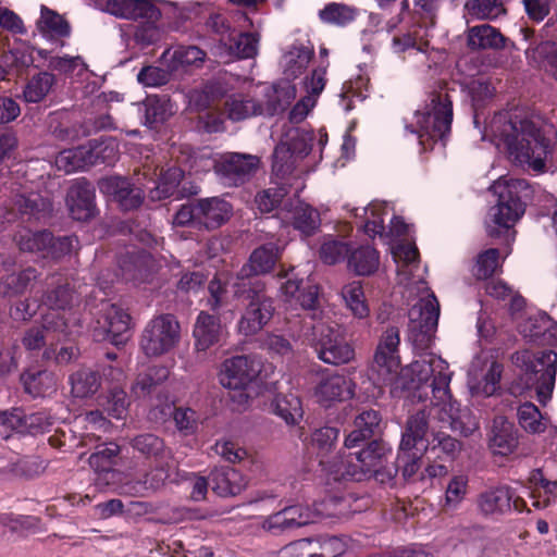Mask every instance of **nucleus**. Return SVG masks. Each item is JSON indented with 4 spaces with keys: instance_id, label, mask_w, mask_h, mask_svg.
Here are the masks:
<instances>
[{
    "instance_id": "0eeeda50",
    "label": "nucleus",
    "mask_w": 557,
    "mask_h": 557,
    "mask_svg": "<svg viewBox=\"0 0 557 557\" xmlns=\"http://www.w3.org/2000/svg\"><path fill=\"white\" fill-rule=\"evenodd\" d=\"M181 327L171 314L150 320L140 337V349L147 357H159L172 350L180 342Z\"/></svg>"
},
{
    "instance_id": "9b49d317",
    "label": "nucleus",
    "mask_w": 557,
    "mask_h": 557,
    "mask_svg": "<svg viewBox=\"0 0 557 557\" xmlns=\"http://www.w3.org/2000/svg\"><path fill=\"white\" fill-rule=\"evenodd\" d=\"M357 383L344 373L323 374L313 388L315 401L323 408L351 399L356 395Z\"/></svg>"
},
{
    "instance_id": "39448f33",
    "label": "nucleus",
    "mask_w": 557,
    "mask_h": 557,
    "mask_svg": "<svg viewBox=\"0 0 557 557\" xmlns=\"http://www.w3.org/2000/svg\"><path fill=\"white\" fill-rule=\"evenodd\" d=\"M115 157L114 140L102 143L92 140L87 145L61 151L55 158V166L59 171L69 174L98 163L111 164L115 161Z\"/></svg>"
},
{
    "instance_id": "09e8293b",
    "label": "nucleus",
    "mask_w": 557,
    "mask_h": 557,
    "mask_svg": "<svg viewBox=\"0 0 557 557\" xmlns=\"http://www.w3.org/2000/svg\"><path fill=\"white\" fill-rule=\"evenodd\" d=\"M183 178V171L178 168H171L161 174L158 183L149 190L151 200H162L171 197L176 191Z\"/></svg>"
},
{
    "instance_id": "ea45409f",
    "label": "nucleus",
    "mask_w": 557,
    "mask_h": 557,
    "mask_svg": "<svg viewBox=\"0 0 557 557\" xmlns=\"http://www.w3.org/2000/svg\"><path fill=\"white\" fill-rule=\"evenodd\" d=\"M313 57V50L304 46H293L282 59L284 74L288 78H296L308 66Z\"/></svg>"
},
{
    "instance_id": "473e14b6",
    "label": "nucleus",
    "mask_w": 557,
    "mask_h": 557,
    "mask_svg": "<svg viewBox=\"0 0 557 557\" xmlns=\"http://www.w3.org/2000/svg\"><path fill=\"white\" fill-rule=\"evenodd\" d=\"M37 29L48 39L69 37L71 26L67 21L58 12L41 5L40 17L37 21Z\"/></svg>"
},
{
    "instance_id": "338daca9",
    "label": "nucleus",
    "mask_w": 557,
    "mask_h": 557,
    "mask_svg": "<svg viewBox=\"0 0 557 557\" xmlns=\"http://www.w3.org/2000/svg\"><path fill=\"white\" fill-rule=\"evenodd\" d=\"M73 296L67 286H59L58 288L49 292L46 295L45 302L49 307V311H55L61 317L66 319L65 313L60 310H65L72 304ZM67 322V320H65Z\"/></svg>"
},
{
    "instance_id": "4d7b16f0",
    "label": "nucleus",
    "mask_w": 557,
    "mask_h": 557,
    "mask_svg": "<svg viewBox=\"0 0 557 557\" xmlns=\"http://www.w3.org/2000/svg\"><path fill=\"white\" fill-rule=\"evenodd\" d=\"M499 268V252L495 248L487 249L480 253L473 268V274L479 280L492 276Z\"/></svg>"
},
{
    "instance_id": "de8ad7c7",
    "label": "nucleus",
    "mask_w": 557,
    "mask_h": 557,
    "mask_svg": "<svg viewBox=\"0 0 557 557\" xmlns=\"http://www.w3.org/2000/svg\"><path fill=\"white\" fill-rule=\"evenodd\" d=\"M342 297L346 304V307L355 317L363 319L369 315L370 310L366 302L360 282H351L346 284L342 289Z\"/></svg>"
},
{
    "instance_id": "1a4fd4ad",
    "label": "nucleus",
    "mask_w": 557,
    "mask_h": 557,
    "mask_svg": "<svg viewBox=\"0 0 557 557\" xmlns=\"http://www.w3.org/2000/svg\"><path fill=\"white\" fill-rule=\"evenodd\" d=\"M522 360L527 372L540 374L536 379V396L539 401L545 405L550 399L555 386L557 354L553 350L536 354L525 351L522 354Z\"/></svg>"
},
{
    "instance_id": "f704fd0d",
    "label": "nucleus",
    "mask_w": 557,
    "mask_h": 557,
    "mask_svg": "<svg viewBox=\"0 0 557 557\" xmlns=\"http://www.w3.org/2000/svg\"><path fill=\"white\" fill-rule=\"evenodd\" d=\"M278 256V250L275 245L267 244L253 250L250 256L248 269L243 268L240 274L249 275V274H264L270 272Z\"/></svg>"
},
{
    "instance_id": "58836bf2",
    "label": "nucleus",
    "mask_w": 557,
    "mask_h": 557,
    "mask_svg": "<svg viewBox=\"0 0 557 557\" xmlns=\"http://www.w3.org/2000/svg\"><path fill=\"white\" fill-rule=\"evenodd\" d=\"M228 119L232 121H242L258 114H262L264 109L262 103L253 98L243 95L232 96L225 103Z\"/></svg>"
},
{
    "instance_id": "864d4df0",
    "label": "nucleus",
    "mask_w": 557,
    "mask_h": 557,
    "mask_svg": "<svg viewBox=\"0 0 557 557\" xmlns=\"http://www.w3.org/2000/svg\"><path fill=\"white\" fill-rule=\"evenodd\" d=\"M120 453V447L115 443H106L99 445L88 461L96 472H106L111 470L114 459Z\"/></svg>"
},
{
    "instance_id": "6e6d98bb",
    "label": "nucleus",
    "mask_w": 557,
    "mask_h": 557,
    "mask_svg": "<svg viewBox=\"0 0 557 557\" xmlns=\"http://www.w3.org/2000/svg\"><path fill=\"white\" fill-rule=\"evenodd\" d=\"M469 14L479 20H492L505 13L498 0H470L466 3Z\"/></svg>"
},
{
    "instance_id": "5fc2aeb1",
    "label": "nucleus",
    "mask_w": 557,
    "mask_h": 557,
    "mask_svg": "<svg viewBox=\"0 0 557 557\" xmlns=\"http://www.w3.org/2000/svg\"><path fill=\"white\" fill-rule=\"evenodd\" d=\"M468 493V478L459 474L453 476L446 487L444 497V507L456 509L466 498Z\"/></svg>"
},
{
    "instance_id": "20e7f679",
    "label": "nucleus",
    "mask_w": 557,
    "mask_h": 557,
    "mask_svg": "<svg viewBox=\"0 0 557 557\" xmlns=\"http://www.w3.org/2000/svg\"><path fill=\"white\" fill-rule=\"evenodd\" d=\"M417 128H410V133L417 134L420 144L424 145V138L443 140L450 132L453 122V104L447 95H437L432 98L423 112H417Z\"/></svg>"
},
{
    "instance_id": "aec40b11",
    "label": "nucleus",
    "mask_w": 557,
    "mask_h": 557,
    "mask_svg": "<svg viewBox=\"0 0 557 557\" xmlns=\"http://www.w3.org/2000/svg\"><path fill=\"white\" fill-rule=\"evenodd\" d=\"M280 219L301 234L312 235L320 226L319 212L300 199H290L278 211Z\"/></svg>"
},
{
    "instance_id": "bf43d9fd",
    "label": "nucleus",
    "mask_w": 557,
    "mask_h": 557,
    "mask_svg": "<svg viewBox=\"0 0 557 557\" xmlns=\"http://www.w3.org/2000/svg\"><path fill=\"white\" fill-rule=\"evenodd\" d=\"M422 29H414L413 33L395 36L393 38V47L396 52H404L407 50H416L418 52H425L429 47V40L421 35Z\"/></svg>"
},
{
    "instance_id": "a878e982",
    "label": "nucleus",
    "mask_w": 557,
    "mask_h": 557,
    "mask_svg": "<svg viewBox=\"0 0 557 557\" xmlns=\"http://www.w3.org/2000/svg\"><path fill=\"white\" fill-rule=\"evenodd\" d=\"M223 334L224 330L220 320L208 312L201 311L196 319L193 331L195 349L197 351H207L221 341Z\"/></svg>"
},
{
    "instance_id": "72a5a7b5",
    "label": "nucleus",
    "mask_w": 557,
    "mask_h": 557,
    "mask_svg": "<svg viewBox=\"0 0 557 557\" xmlns=\"http://www.w3.org/2000/svg\"><path fill=\"white\" fill-rule=\"evenodd\" d=\"M55 83V76L50 72L33 75L24 86L22 98L25 102L38 103L50 94Z\"/></svg>"
},
{
    "instance_id": "ddd939ff",
    "label": "nucleus",
    "mask_w": 557,
    "mask_h": 557,
    "mask_svg": "<svg viewBox=\"0 0 557 557\" xmlns=\"http://www.w3.org/2000/svg\"><path fill=\"white\" fill-rule=\"evenodd\" d=\"M314 343V350L323 362L330 364L348 363L354 359L355 351L345 338L331 327L321 326Z\"/></svg>"
},
{
    "instance_id": "cd10ccee",
    "label": "nucleus",
    "mask_w": 557,
    "mask_h": 557,
    "mask_svg": "<svg viewBox=\"0 0 557 557\" xmlns=\"http://www.w3.org/2000/svg\"><path fill=\"white\" fill-rule=\"evenodd\" d=\"M198 214L207 228H216L230 220L233 206L224 198H203L198 200Z\"/></svg>"
},
{
    "instance_id": "dca6fc26",
    "label": "nucleus",
    "mask_w": 557,
    "mask_h": 557,
    "mask_svg": "<svg viewBox=\"0 0 557 557\" xmlns=\"http://www.w3.org/2000/svg\"><path fill=\"white\" fill-rule=\"evenodd\" d=\"M101 9L103 12L123 20H143L147 23H156L161 17V11L154 0H107Z\"/></svg>"
},
{
    "instance_id": "37998d69",
    "label": "nucleus",
    "mask_w": 557,
    "mask_h": 557,
    "mask_svg": "<svg viewBox=\"0 0 557 557\" xmlns=\"http://www.w3.org/2000/svg\"><path fill=\"white\" fill-rule=\"evenodd\" d=\"M71 391L75 397H88L94 395L100 387V376L90 369H81L70 377Z\"/></svg>"
},
{
    "instance_id": "c03bdc74",
    "label": "nucleus",
    "mask_w": 557,
    "mask_h": 557,
    "mask_svg": "<svg viewBox=\"0 0 557 557\" xmlns=\"http://www.w3.org/2000/svg\"><path fill=\"white\" fill-rule=\"evenodd\" d=\"M273 411L289 425L298 423L304 413L301 401L294 394L277 395L273 401Z\"/></svg>"
},
{
    "instance_id": "f8f14e48",
    "label": "nucleus",
    "mask_w": 557,
    "mask_h": 557,
    "mask_svg": "<svg viewBox=\"0 0 557 557\" xmlns=\"http://www.w3.org/2000/svg\"><path fill=\"white\" fill-rule=\"evenodd\" d=\"M409 327L414 342L421 337V342L428 346L431 342V335L436 330L440 306L433 294H428L421 298L409 310Z\"/></svg>"
},
{
    "instance_id": "49530a36",
    "label": "nucleus",
    "mask_w": 557,
    "mask_h": 557,
    "mask_svg": "<svg viewBox=\"0 0 557 557\" xmlns=\"http://www.w3.org/2000/svg\"><path fill=\"white\" fill-rule=\"evenodd\" d=\"M14 239L22 251L39 252L45 257L51 242V233L46 231L32 232L24 228L18 232Z\"/></svg>"
},
{
    "instance_id": "3c124183",
    "label": "nucleus",
    "mask_w": 557,
    "mask_h": 557,
    "mask_svg": "<svg viewBox=\"0 0 557 557\" xmlns=\"http://www.w3.org/2000/svg\"><path fill=\"white\" fill-rule=\"evenodd\" d=\"M357 12L354 8L343 3H329L319 12L323 23L336 26H345L356 18Z\"/></svg>"
},
{
    "instance_id": "4be33fe9",
    "label": "nucleus",
    "mask_w": 557,
    "mask_h": 557,
    "mask_svg": "<svg viewBox=\"0 0 557 557\" xmlns=\"http://www.w3.org/2000/svg\"><path fill=\"white\" fill-rule=\"evenodd\" d=\"M101 193L110 197L123 210L138 208L144 199V193L139 187L134 186L127 178L111 176L99 182Z\"/></svg>"
},
{
    "instance_id": "8fccbe9b",
    "label": "nucleus",
    "mask_w": 557,
    "mask_h": 557,
    "mask_svg": "<svg viewBox=\"0 0 557 557\" xmlns=\"http://www.w3.org/2000/svg\"><path fill=\"white\" fill-rule=\"evenodd\" d=\"M394 258L398 263V276L401 284L410 283L412 268L416 267L418 259V249L410 244L398 245L393 251Z\"/></svg>"
},
{
    "instance_id": "423d86ee",
    "label": "nucleus",
    "mask_w": 557,
    "mask_h": 557,
    "mask_svg": "<svg viewBox=\"0 0 557 557\" xmlns=\"http://www.w3.org/2000/svg\"><path fill=\"white\" fill-rule=\"evenodd\" d=\"M385 453L384 445L373 441L355 456L349 455L346 459L342 456L334 457L326 471L335 481L345 478L360 480L361 475L375 471L381 466Z\"/></svg>"
},
{
    "instance_id": "e2e57ef3",
    "label": "nucleus",
    "mask_w": 557,
    "mask_h": 557,
    "mask_svg": "<svg viewBox=\"0 0 557 557\" xmlns=\"http://www.w3.org/2000/svg\"><path fill=\"white\" fill-rule=\"evenodd\" d=\"M557 53V44L550 40L541 41L525 50V57L530 63L544 67Z\"/></svg>"
},
{
    "instance_id": "e433bc0d",
    "label": "nucleus",
    "mask_w": 557,
    "mask_h": 557,
    "mask_svg": "<svg viewBox=\"0 0 557 557\" xmlns=\"http://www.w3.org/2000/svg\"><path fill=\"white\" fill-rule=\"evenodd\" d=\"M21 380L25 391L34 397L50 396L57 391V379L48 371L26 372Z\"/></svg>"
},
{
    "instance_id": "2eb2a0df",
    "label": "nucleus",
    "mask_w": 557,
    "mask_h": 557,
    "mask_svg": "<svg viewBox=\"0 0 557 557\" xmlns=\"http://www.w3.org/2000/svg\"><path fill=\"white\" fill-rule=\"evenodd\" d=\"M400 343L399 332L396 327H388L381 336L374 355V362L379 368L384 383H391L398 373L400 359L398 346Z\"/></svg>"
},
{
    "instance_id": "c85d7f7f",
    "label": "nucleus",
    "mask_w": 557,
    "mask_h": 557,
    "mask_svg": "<svg viewBox=\"0 0 557 557\" xmlns=\"http://www.w3.org/2000/svg\"><path fill=\"white\" fill-rule=\"evenodd\" d=\"M518 446L517 431L511 422L504 417H496L492 425L490 447L494 454L507 456Z\"/></svg>"
},
{
    "instance_id": "774afa93",
    "label": "nucleus",
    "mask_w": 557,
    "mask_h": 557,
    "mask_svg": "<svg viewBox=\"0 0 557 557\" xmlns=\"http://www.w3.org/2000/svg\"><path fill=\"white\" fill-rule=\"evenodd\" d=\"M128 405L126 393L115 387L109 394L106 410L115 419H124L127 414Z\"/></svg>"
},
{
    "instance_id": "4c0bfd02",
    "label": "nucleus",
    "mask_w": 557,
    "mask_h": 557,
    "mask_svg": "<svg viewBox=\"0 0 557 557\" xmlns=\"http://www.w3.org/2000/svg\"><path fill=\"white\" fill-rule=\"evenodd\" d=\"M139 111L144 116V124L150 128L165 122L172 115V104L168 99L158 97H147L139 106Z\"/></svg>"
},
{
    "instance_id": "393cba45",
    "label": "nucleus",
    "mask_w": 557,
    "mask_h": 557,
    "mask_svg": "<svg viewBox=\"0 0 557 557\" xmlns=\"http://www.w3.org/2000/svg\"><path fill=\"white\" fill-rule=\"evenodd\" d=\"M66 203L73 219L86 221L95 214V190L89 183L77 182L71 186Z\"/></svg>"
},
{
    "instance_id": "9d476101",
    "label": "nucleus",
    "mask_w": 557,
    "mask_h": 557,
    "mask_svg": "<svg viewBox=\"0 0 557 557\" xmlns=\"http://www.w3.org/2000/svg\"><path fill=\"white\" fill-rule=\"evenodd\" d=\"M326 515L317 505L313 508L305 505L287 506L282 510L268 516L261 523V528L272 534L283 532L313 523L318 518Z\"/></svg>"
},
{
    "instance_id": "bb28decb",
    "label": "nucleus",
    "mask_w": 557,
    "mask_h": 557,
    "mask_svg": "<svg viewBox=\"0 0 557 557\" xmlns=\"http://www.w3.org/2000/svg\"><path fill=\"white\" fill-rule=\"evenodd\" d=\"M209 480L212 491L222 497L238 495L248 484L246 476L234 468L214 469Z\"/></svg>"
},
{
    "instance_id": "69168bd1",
    "label": "nucleus",
    "mask_w": 557,
    "mask_h": 557,
    "mask_svg": "<svg viewBox=\"0 0 557 557\" xmlns=\"http://www.w3.org/2000/svg\"><path fill=\"white\" fill-rule=\"evenodd\" d=\"M424 447H428V450L432 453L440 450L449 458H455L461 450V445L456 438L443 433H436L432 442Z\"/></svg>"
},
{
    "instance_id": "4468645a",
    "label": "nucleus",
    "mask_w": 557,
    "mask_h": 557,
    "mask_svg": "<svg viewBox=\"0 0 557 557\" xmlns=\"http://www.w3.org/2000/svg\"><path fill=\"white\" fill-rule=\"evenodd\" d=\"M432 404L438 410V419L447 423L453 431L469 436L478 430V422L471 412L468 409H461L453 400L449 386L447 387V397H433Z\"/></svg>"
},
{
    "instance_id": "5701e85b",
    "label": "nucleus",
    "mask_w": 557,
    "mask_h": 557,
    "mask_svg": "<svg viewBox=\"0 0 557 557\" xmlns=\"http://www.w3.org/2000/svg\"><path fill=\"white\" fill-rule=\"evenodd\" d=\"M273 312L272 300L263 294L255 293L238 322L239 332L245 335L258 333L271 320Z\"/></svg>"
},
{
    "instance_id": "6e6552de",
    "label": "nucleus",
    "mask_w": 557,
    "mask_h": 557,
    "mask_svg": "<svg viewBox=\"0 0 557 557\" xmlns=\"http://www.w3.org/2000/svg\"><path fill=\"white\" fill-rule=\"evenodd\" d=\"M499 193L498 202L488 211L485 226L491 237H498L503 232L512 227L524 213V206L515 196L510 187H504L498 183L495 186Z\"/></svg>"
},
{
    "instance_id": "0e129e2a",
    "label": "nucleus",
    "mask_w": 557,
    "mask_h": 557,
    "mask_svg": "<svg viewBox=\"0 0 557 557\" xmlns=\"http://www.w3.org/2000/svg\"><path fill=\"white\" fill-rule=\"evenodd\" d=\"M275 100L268 103L267 111L273 113L284 110L296 97V88L289 82H282L274 86Z\"/></svg>"
},
{
    "instance_id": "603ef678",
    "label": "nucleus",
    "mask_w": 557,
    "mask_h": 557,
    "mask_svg": "<svg viewBox=\"0 0 557 557\" xmlns=\"http://www.w3.org/2000/svg\"><path fill=\"white\" fill-rule=\"evenodd\" d=\"M518 421L521 428L529 433H541L546 429L542 413L532 403H524L518 408Z\"/></svg>"
},
{
    "instance_id": "7ed1b4c3",
    "label": "nucleus",
    "mask_w": 557,
    "mask_h": 557,
    "mask_svg": "<svg viewBox=\"0 0 557 557\" xmlns=\"http://www.w3.org/2000/svg\"><path fill=\"white\" fill-rule=\"evenodd\" d=\"M260 373V361L249 356H236L226 359L219 371V382L233 392L232 401L237 409H244L249 400L247 388Z\"/></svg>"
},
{
    "instance_id": "7c9ffc66",
    "label": "nucleus",
    "mask_w": 557,
    "mask_h": 557,
    "mask_svg": "<svg viewBox=\"0 0 557 557\" xmlns=\"http://www.w3.org/2000/svg\"><path fill=\"white\" fill-rule=\"evenodd\" d=\"M505 41L502 33L488 24L473 26L467 33V44L472 50L502 49Z\"/></svg>"
},
{
    "instance_id": "6ab92c4d",
    "label": "nucleus",
    "mask_w": 557,
    "mask_h": 557,
    "mask_svg": "<svg viewBox=\"0 0 557 557\" xmlns=\"http://www.w3.org/2000/svg\"><path fill=\"white\" fill-rule=\"evenodd\" d=\"M522 500L513 499V493L508 486L492 487L478 496L476 506L479 512L486 518H498L510 512L513 507L521 510L519 504Z\"/></svg>"
},
{
    "instance_id": "2f4dec72",
    "label": "nucleus",
    "mask_w": 557,
    "mask_h": 557,
    "mask_svg": "<svg viewBox=\"0 0 557 557\" xmlns=\"http://www.w3.org/2000/svg\"><path fill=\"white\" fill-rule=\"evenodd\" d=\"M170 478L166 466H158L145 475L144 481H127L123 485L126 494L134 496H145L150 492H157L162 488Z\"/></svg>"
},
{
    "instance_id": "f3484780",
    "label": "nucleus",
    "mask_w": 557,
    "mask_h": 557,
    "mask_svg": "<svg viewBox=\"0 0 557 557\" xmlns=\"http://www.w3.org/2000/svg\"><path fill=\"white\" fill-rule=\"evenodd\" d=\"M281 296L290 309L312 310L319 302V287L310 277L288 278L281 286Z\"/></svg>"
},
{
    "instance_id": "412c9836",
    "label": "nucleus",
    "mask_w": 557,
    "mask_h": 557,
    "mask_svg": "<svg viewBox=\"0 0 557 557\" xmlns=\"http://www.w3.org/2000/svg\"><path fill=\"white\" fill-rule=\"evenodd\" d=\"M260 160L253 154L231 153L216 165V173L228 185H238L259 168Z\"/></svg>"
},
{
    "instance_id": "680f3d73",
    "label": "nucleus",
    "mask_w": 557,
    "mask_h": 557,
    "mask_svg": "<svg viewBox=\"0 0 557 557\" xmlns=\"http://www.w3.org/2000/svg\"><path fill=\"white\" fill-rule=\"evenodd\" d=\"M313 541L314 557H339L346 550V543L336 536L319 537Z\"/></svg>"
},
{
    "instance_id": "b1692460",
    "label": "nucleus",
    "mask_w": 557,
    "mask_h": 557,
    "mask_svg": "<svg viewBox=\"0 0 557 557\" xmlns=\"http://www.w3.org/2000/svg\"><path fill=\"white\" fill-rule=\"evenodd\" d=\"M67 323L63 317L55 311H48L42 317L40 325L28 329L22 344L27 350H38L46 344V338L52 333H66Z\"/></svg>"
},
{
    "instance_id": "f03ea898",
    "label": "nucleus",
    "mask_w": 557,
    "mask_h": 557,
    "mask_svg": "<svg viewBox=\"0 0 557 557\" xmlns=\"http://www.w3.org/2000/svg\"><path fill=\"white\" fill-rule=\"evenodd\" d=\"M410 377L412 387H426L433 397H447V387L451 380L448 363L433 352H424L403 370Z\"/></svg>"
},
{
    "instance_id": "a211bd4d",
    "label": "nucleus",
    "mask_w": 557,
    "mask_h": 557,
    "mask_svg": "<svg viewBox=\"0 0 557 557\" xmlns=\"http://www.w3.org/2000/svg\"><path fill=\"white\" fill-rule=\"evenodd\" d=\"M100 333L96 336L119 346L124 344L129 335V314L117 305H108L101 318L97 321Z\"/></svg>"
},
{
    "instance_id": "f257e3e1",
    "label": "nucleus",
    "mask_w": 557,
    "mask_h": 557,
    "mask_svg": "<svg viewBox=\"0 0 557 557\" xmlns=\"http://www.w3.org/2000/svg\"><path fill=\"white\" fill-rule=\"evenodd\" d=\"M557 133L555 127L540 117H521L517 113L495 114L483 132L497 149L507 152L515 163L543 172L552 158Z\"/></svg>"
},
{
    "instance_id": "c756f323",
    "label": "nucleus",
    "mask_w": 557,
    "mask_h": 557,
    "mask_svg": "<svg viewBox=\"0 0 557 557\" xmlns=\"http://www.w3.org/2000/svg\"><path fill=\"white\" fill-rule=\"evenodd\" d=\"M429 432L428 413L425 410H418L411 414L406 423L405 431L401 434L400 448L401 449H414L425 446L426 434Z\"/></svg>"
},
{
    "instance_id": "a19ab883",
    "label": "nucleus",
    "mask_w": 557,
    "mask_h": 557,
    "mask_svg": "<svg viewBox=\"0 0 557 557\" xmlns=\"http://www.w3.org/2000/svg\"><path fill=\"white\" fill-rule=\"evenodd\" d=\"M348 267L358 275H370L379 267L377 251L371 246H361L351 251Z\"/></svg>"
},
{
    "instance_id": "a18cd8bd",
    "label": "nucleus",
    "mask_w": 557,
    "mask_h": 557,
    "mask_svg": "<svg viewBox=\"0 0 557 557\" xmlns=\"http://www.w3.org/2000/svg\"><path fill=\"white\" fill-rule=\"evenodd\" d=\"M425 451H428V447L414 449H401L399 447L397 463L405 480L413 481L416 478H420L421 458Z\"/></svg>"
},
{
    "instance_id": "052dcab7",
    "label": "nucleus",
    "mask_w": 557,
    "mask_h": 557,
    "mask_svg": "<svg viewBox=\"0 0 557 557\" xmlns=\"http://www.w3.org/2000/svg\"><path fill=\"white\" fill-rule=\"evenodd\" d=\"M205 58L206 53L195 46L177 47L171 57L175 69L178 66H199L205 61Z\"/></svg>"
},
{
    "instance_id": "c9c22d12",
    "label": "nucleus",
    "mask_w": 557,
    "mask_h": 557,
    "mask_svg": "<svg viewBox=\"0 0 557 557\" xmlns=\"http://www.w3.org/2000/svg\"><path fill=\"white\" fill-rule=\"evenodd\" d=\"M355 216L362 219L363 232L374 238L375 236L383 237L384 225L383 216L386 214V207L381 202H373L367 208L355 210Z\"/></svg>"
},
{
    "instance_id": "79ce46f5",
    "label": "nucleus",
    "mask_w": 557,
    "mask_h": 557,
    "mask_svg": "<svg viewBox=\"0 0 557 557\" xmlns=\"http://www.w3.org/2000/svg\"><path fill=\"white\" fill-rule=\"evenodd\" d=\"M168 376L169 370L165 367L149 368L145 373L137 375L131 392L137 398L145 397L151 393L156 385L165 381Z\"/></svg>"
},
{
    "instance_id": "13d9d810",
    "label": "nucleus",
    "mask_w": 557,
    "mask_h": 557,
    "mask_svg": "<svg viewBox=\"0 0 557 557\" xmlns=\"http://www.w3.org/2000/svg\"><path fill=\"white\" fill-rule=\"evenodd\" d=\"M36 277V270L32 268H27L18 273H12L3 282V293L9 296L21 294Z\"/></svg>"
}]
</instances>
